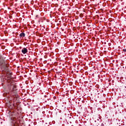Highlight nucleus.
Masks as SVG:
<instances>
[{"instance_id":"nucleus-1","label":"nucleus","mask_w":126,"mask_h":126,"mask_svg":"<svg viewBox=\"0 0 126 126\" xmlns=\"http://www.w3.org/2000/svg\"><path fill=\"white\" fill-rule=\"evenodd\" d=\"M12 73L9 72L6 73L5 79H6V92L3 94V96L9 97L10 99L9 103V108L10 109H17V106L14 104V102L11 103V101L13 100L15 102L16 98L18 97L17 94V90L16 89V86L14 85V81L12 79Z\"/></svg>"},{"instance_id":"nucleus-2","label":"nucleus","mask_w":126,"mask_h":126,"mask_svg":"<svg viewBox=\"0 0 126 126\" xmlns=\"http://www.w3.org/2000/svg\"><path fill=\"white\" fill-rule=\"evenodd\" d=\"M13 124L14 126H19L20 125V117L16 116L13 118Z\"/></svg>"},{"instance_id":"nucleus-3","label":"nucleus","mask_w":126,"mask_h":126,"mask_svg":"<svg viewBox=\"0 0 126 126\" xmlns=\"http://www.w3.org/2000/svg\"><path fill=\"white\" fill-rule=\"evenodd\" d=\"M22 53L24 54L25 55V54H27L28 53V49L26 48H23L22 49Z\"/></svg>"},{"instance_id":"nucleus-4","label":"nucleus","mask_w":126,"mask_h":126,"mask_svg":"<svg viewBox=\"0 0 126 126\" xmlns=\"http://www.w3.org/2000/svg\"><path fill=\"white\" fill-rule=\"evenodd\" d=\"M20 38H23V37H25V33L22 32L20 34Z\"/></svg>"},{"instance_id":"nucleus-5","label":"nucleus","mask_w":126,"mask_h":126,"mask_svg":"<svg viewBox=\"0 0 126 126\" xmlns=\"http://www.w3.org/2000/svg\"><path fill=\"white\" fill-rule=\"evenodd\" d=\"M123 52H126V49H123Z\"/></svg>"},{"instance_id":"nucleus-6","label":"nucleus","mask_w":126,"mask_h":126,"mask_svg":"<svg viewBox=\"0 0 126 126\" xmlns=\"http://www.w3.org/2000/svg\"><path fill=\"white\" fill-rule=\"evenodd\" d=\"M0 64H2V63H1Z\"/></svg>"}]
</instances>
